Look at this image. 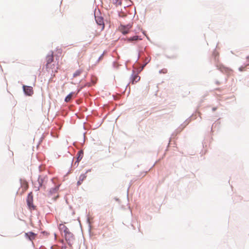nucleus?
Segmentation results:
<instances>
[{
	"mask_svg": "<svg viewBox=\"0 0 249 249\" xmlns=\"http://www.w3.org/2000/svg\"><path fill=\"white\" fill-rule=\"evenodd\" d=\"M64 236L68 244L71 246L74 239L73 234L68 230L64 234Z\"/></svg>",
	"mask_w": 249,
	"mask_h": 249,
	"instance_id": "f257e3e1",
	"label": "nucleus"
},
{
	"mask_svg": "<svg viewBox=\"0 0 249 249\" xmlns=\"http://www.w3.org/2000/svg\"><path fill=\"white\" fill-rule=\"evenodd\" d=\"M132 25L128 24L126 25H121L119 27V31L124 35L128 34L130 29L132 28Z\"/></svg>",
	"mask_w": 249,
	"mask_h": 249,
	"instance_id": "f03ea898",
	"label": "nucleus"
},
{
	"mask_svg": "<svg viewBox=\"0 0 249 249\" xmlns=\"http://www.w3.org/2000/svg\"><path fill=\"white\" fill-rule=\"evenodd\" d=\"M23 89L25 93L28 96L32 95L34 93L33 89L32 87L23 86Z\"/></svg>",
	"mask_w": 249,
	"mask_h": 249,
	"instance_id": "7ed1b4c3",
	"label": "nucleus"
},
{
	"mask_svg": "<svg viewBox=\"0 0 249 249\" xmlns=\"http://www.w3.org/2000/svg\"><path fill=\"white\" fill-rule=\"evenodd\" d=\"M46 68L48 71H52V72H53V71L55 72H56L57 71V67L54 65V64L52 63L50 64H46Z\"/></svg>",
	"mask_w": 249,
	"mask_h": 249,
	"instance_id": "20e7f679",
	"label": "nucleus"
},
{
	"mask_svg": "<svg viewBox=\"0 0 249 249\" xmlns=\"http://www.w3.org/2000/svg\"><path fill=\"white\" fill-rule=\"evenodd\" d=\"M53 53L50 54L48 55L46 57V64H50L53 63Z\"/></svg>",
	"mask_w": 249,
	"mask_h": 249,
	"instance_id": "39448f33",
	"label": "nucleus"
},
{
	"mask_svg": "<svg viewBox=\"0 0 249 249\" xmlns=\"http://www.w3.org/2000/svg\"><path fill=\"white\" fill-rule=\"evenodd\" d=\"M58 228L61 232H64V234L69 230L67 227L63 224H60Z\"/></svg>",
	"mask_w": 249,
	"mask_h": 249,
	"instance_id": "423d86ee",
	"label": "nucleus"
},
{
	"mask_svg": "<svg viewBox=\"0 0 249 249\" xmlns=\"http://www.w3.org/2000/svg\"><path fill=\"white\" fill-rule=\"evenodd\" d=\"M140 80V77L137 74H134L133 75L132 78V84H135L139 81Z\"/></svg>",
	"mask_w": 249,
	"mask_h": 249,
	"instance_id": "0eeeda50",
	"label": "nucleus"
},
{
	"mask_svg": "<svg viewBox=\"0 0 249 249\" xmlns=\"http://www.w3.org/2000/svg\"><path fill=\"white\" fill-rule=\"evenodd\" d=\"M83 71L82 69H79L76 71L73 74V78H76L81 75V74L83 72Z\"/></svg>",
	"mask_w": 249,
	"mask_h": 249,
	"instance_id": "6e6552de",
	"label": "nucleus"
},
{
	"mask_svg": "<svg viewBox=\"0 0 249 249\" xmlns=\"http://www.w3.org/2000/svg\"><path fill=\"white\" fill-rule=\"evenodd\" d=\"M58 188H59V186H55L54 188L51 189L50 191L49 195L51 196L53 194H56L57 193V191L58 190Z\"/></svg>",
	"mask_w": 249,
	"mask_h": 249,
	"instance_id": "1a4fd4ad",
	"label": "nucleus"
},
{
	"mask_svg": "<svg viewBox=\"0 0 249 249\" xmlns=\"http://www.w3.org/2000/svg\"><path fill=\"white\" fill-rule=\"evenodd\" d=\"M96 22H97L98 24H99L100 25H102L103 26V28H104V21H103V20L102 18H98L96 19Z\"/></svg>",
	"mask_w": 249,
	"mask_h": 249,
	"instance_id": "9d476101",
	"label": "nucleus"
},
{
	"mask_svg": "<svg viewBox=\"0 0 249 249\" xmlns=\"http://www.w3.org/2000/svg\"><path fill=\"white\" fill-rule=\"evenodd\" d=\"M72 95H73L72 92H71V93H70L69 95H68L65 99V101L66 102H70L72 98Z\"/></svg>",
	"mask_w": 249,
	"mask_h": 249,
	"instance_id": "9b49d317",
	"label": "nucleus"
},
{
	"mask_svg": "<svg viewBox=\"0 0 249 249\" xmlns=\"http://www.w3.org/2000/svg\"><path fill=\"white\" fill-rule=\"evenodd\" d=\"M26 235L29 237L30 240L34 239L35 237V234L32 232L27 233Z\"/></svg>",
	"mask_w": 249,
	"mask_h": 249,
	"instance_id": "f8f14e48",
	"label": "nucleus"
},
{
	"mask_svg": "<svg viewBox=\"0 0 249 249\" xmlns=\"http://www.w3.org/2000/svg\"><path fill=\"white\" fill-rule=\"evenodd\" d=\"M139 38V37L138 36H134L133 37H130L129 38H128V41H129V42H131V41H136V40H137Z\"/></svg>",
	"mask_w": 249,
	"mask_h": 249,
	"instance_id": "ddd939ff",
	"label": "nucleus"
},
{
	"mask_svg": "<svg viewBox=\"0 0 249 249\" xmlns=\"http://www.w3.org/2000/svg\"><path fill=\"white\" fill-rule=\"evenodd\" d=\"M113 2L116 5H120L122 4L121 1L120 0H113Z\"/></svg>",
	"mask_w": 249,
	"mask_h": 249,
	"instance_id": "4468645a",
	"label": "nucleus"
},
{
	"mask_svg": "<svg viewBox=\"0 0 249 249\" xmlns=\"http://www.w3.org/2000/svg\"><path fill=\"white\" fill-rule=\"evenodd\" d=\"M27 204L30 208L33 207L32 200H30L29 199L27 200Z\"/></svg>",
	"mask_w": 249,
	"mask_h": 249,
	"instance_id": "2eb2a0df",
	"label": "nucleus"
},
{
	"mask_svg": "<svg viewBox=\"0 0 249 249\" xmlns=\"http://www.w3.org/2000/svg\"><path fill=\"white\" fill-rule=\"evenodd\" d=\"M85 178L86 176L84 175H82L79 177V179L81 181H83Z\"/></svg>",
	"mask_w": 249,
	"mask_h": 249,
	"instance_id": "dca6fc26",
	"label": "nucleus"
},
{
	"mask_svg": "<svg viewBox=\"0 0 249 249\" xmlns=\"http://www.w3.org/2000/svg\"><path fill=\"white\" fill-rule=\"evenodd\" d=\"M82 181H81L80 180V179H79V180H78V182H77V184H78V185H80V184L82 183Z\"/></svg>",
	"mask_w": 249,
	"mask_h": 249,
	"instance_id": "f3484780",
	"label": "nucleus"
},
{
	"mask_svg": "<svg viewBox=\"0 0 249 249\" xmlns=\"http://www.w3.org/2000/svg\"><path fill=\"white\" fill-rule=\"evenodd\" d=\"M243 68H239V70H240V71H243Z\"/></svg>",
	"mask_w": 249,
	"mask_h": 249,
	"instance_id": "a211bd4d",
	"label": "nucleus"
},
{
	"mask_svg": "<svg viewBox=\"0 0 249 249\" xmlns=\"http://www.w3.org/2000/svg\"><path fill=\"white\" fill-rule=\"evenodd\" d=\"M25 186H26V188H27V187H28V185H27V183H26V184H25Z\"/></svg>",
	"mask_w": 249,
	"mask_h": 249,
	"instance_id": "6ab92c4d",
	"label": "nucleus"
},
{
	"mask_svg": "<svg viewBox=\"0 0 249 249\" xmlns=\"http://www.w3.org/2000/svg\"><path fill=\"white\" fill-rule=\"evenodd\" d=\"M38 182H39V183H40V180H38Z\"/></svg>",
	"mask_w": 249,
	"mask_h": 249,
	"instance_id": "aec40b11",
	"label": "nucleus"
}]
</instances>
